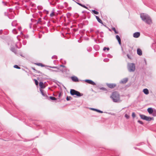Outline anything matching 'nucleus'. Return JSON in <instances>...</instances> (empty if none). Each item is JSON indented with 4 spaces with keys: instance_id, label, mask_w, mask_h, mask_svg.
Masks as SVG:
<instances>
[{
    "instance_id": "obj_1",
    "label": "nucleus",
    "mask_w": 156,
    "mask_h": 156,
    "mask_svg": "<svg viewBox=\"0 0 156 156\" xmlns=\"http://www.w3.org/2000/svg\"><path fill=\"white\" fill-rule=\"evenodd\" d=\"M110 97L114 102H120L121 101L120 100V95L117 92L115 91L113 92Z\"/></svg>"
},
{
    "instance_id": "obj_2",
    "label": "nucleus",
    "mask_w": 156,
    "mask_h": 156,
    "mask_svg": "<svg viewBox=\"0 0 156 156\" xmlns=\"http://www.w3.org/2000/svg\"><path fill=\"white\" fill-rule=\"evenodd\" d=\"M140 17L142 20L147 24H150L152 23L151 20L148 15L145 13H142L140 14Z\"/></svg>"
},
{
    "instance_id": "obj_3",
    "label": "nucleus",
    "mask_w": 156,
    "mask_h": 156,
    "mask_svg": "<svg viewBox=\"0 0 156 156\" xmlns=\"http://www.w3.org/2000/svg\"><path fill=\"white\" fill-rule=\"evenodd\" d=\"M70 94L74 96V97H80L83 95V94L75 90L71 89L70 90Z\"/></svg>"
},
{
    "instance_id": "obj_4",
    "label": "nucleus",
    "mask_w": 156,
    "mask_h": 156,
    "mask_svg": "<svg viewBox=\"0 0 156 156\" xmlns=\"http://www.w3.org/2000/svg\"><path fill=\"white\" fill-rule=\"evenodd\" d=\"M128 69L130 72H133L135 70V64L133 63H128Z\"/></svg>"
},
{
    "instance_id": "obj_5",
    "label": "nucleus",
    "mask_w": 156,
    "mask_h": 156,
    "mask_svg": "<svg viewBox=\"0 0 156 156\" xmlns=\"http://www.w3.org/2000/svg\"><path fill=\"white\" fill-rule=\"evenodd\" d=\"M106 85L108 87L110 88H113L116 86V84L115 83H106Z\"/></svg>"
},
{
    "instance_id": "obj_6",
    "label": "nucleus",
    "mask_w": 156,
    "mask_h": 156,
    "mask_svg": "<svg viewBox=\"0 0 156 156\" xmlns=\"http://www.w3.org/2000/svg\"><path fill=\"white\" fill-rule=\"evenodd\" d=\"M50 5H55L57 1V0H48Z\"/></svg>"
},
{
    "instance_id": "obj_7",
    "label": "nucleus",
    "mask_w": 156,
    "mask_h": 156,
    "mask_svg": "<svg viewBox=\"0 0 156 156\" xmlns=\"http://www.w3.org/2000/svg\"><path fill=\"white\" fill-rule=\"evenodd\" d=\"M84 81L87 83L91 84L92 85H96L95 83L93 82V81L90 80H84Z\"/></svg>"
},
{
    "instance_id": "obj_8",
    "label": "nucleus",
    "mask_w": 156,
    "mask_h": 156,
    "mask_svg": "<svg viewBox=\"0 0 156 156\" xmlns=\"http://www.w3.org/2000/svg\"><path fill=\"white\" fill-rule=\"evenodd\" d=\"M128 78H124L120 81V83L123 84L126 83L128 81Z\"/></svg>"
},
{
    "instance_id": "obj_9",
    "label": "nucleus",
    "mask_w": 156,
    "mask_h": 156,
    "mask_svg": "<svg viewBox=\"0 0 156 156\" xmlns=\"http://www.w3.org/2000/svg\"><path fill=\"white\" fill-rule=\"evenodd\" d=\"M71 79L73 81L75 82H77L79 81V79L76 76H73L71 77Z\"/></svg>"
},
{
    "instance_id": "obj_10",
    "label": "nucleus",
    "mask_w": 156,
    "mask_h": 156,
    "mask_svg": "<svg viewBox=\"0 0 156 156\" xmlns=\"http://www.w3.org/2000/svg\"><path fill=\"white\" fill-rule=\"evenodd\" d=\"M140 35V32H136L134 33L133 34V37H134L135 38H138V37Z\"/></svg>"
},
{
    "instance_id": "obj_11",
    "label": "nucleus",
    "mask_w": 156,
    "mask_h": 156,
    "mask_svg": "<svg viewBox=\"0 0 156 156\" xmlns=\"http://www.w3.org/2000/svg\"><path fill=\"white\" fill-rule=\"evenodd\" d=\"M137 54L139 55H142V53L141 50L140 48H138L137 50Z\"/></svg>"
},
{
    "instance_id": "obj_12",
    "label": "nucleus",
    "mask_w": 156,
    "mask_h": 156,
    "mask_svg": "<svg viewBox=\"0 0 156 156\" xmlns=\"http://www.w3.org/2000/svg\"><path fill=\"white\" fill-rule=\"evenodd\" d=\"M116 38L117 40L119 43L120 45L121 44V40L119 36L118 35H116Z\"/></svg>"
},
{
    "instance_id": "obj_13",
    "label": "nucleus",
    "mask_w": 156,
    "mask_h": 156,
    "mask_svg": "<svg viewBox=\"0 0 156 156\" xmlns=\"http://www.w3.org/2000/svg\"><path fill=\"white\" fill-rule=\"evenodd\" d=\"M154 110L151 108H148L147 109V111L150 114H151L153 112Z\"/></svg>"
},
{
    "instance_id": "obj_14",
    "label": "nucleus",
    "mask_w": 156,
    "mask_h": 156,
    "mask_svg": "<svg viewBox=\"0 0 156 156\" xmlns=\"http://www.w3.org/2000/svg\"><path fill=\"white\" fill-rule=\"evenodd\" d=\"M39 86L41 88L44 89L45 87V86L43 84V83L42 82H40L39 83Z\"/></svg>"
},
{
    "instance_id": "obj_15",
    "label": "nucleus",
    "mask_w": 156,
    "mask_h": 156,
    "mask_svg": "<svg viewBox=\"0 0 156 156\" xmlns=\"http://www.w3.org/2000/svg\"><path fill=\"white\" fill-rule=\"evenodd\" d=\"M143 91L145 94H149V91L147 89H144L143 90Z\"/></svg>"
},
{
    "instance_id": "obj_16",
    "label": "nucleus",
    "mask_w": 156,
    "mask_h": 156,
    "mask_svg": "<svg viewBox=\"0 0 156 156\" xmlns=\"http://www.w3.org/2000/svg\"><path fill=\"white\" fill-rule=\"evenodd\" d=\"M17 24L16 21H14L12 23V26L13 27L16 26Z\"/></svg>"
},
{
    "instance_id": "obj_17",
    "label": "nucleus",
    "mask_w": 156,
    "mask_h": 156,
    "mask_svg": "<svg viewBox=\"0 0 156 156\" xmlns=\"http://www.w3.org/2000/svg\"><path fill=\"white\" fill-rule=\"evenodd\" d=\"M96 18L97 20L98 21V22L103 24V22L99 18V17L98 16H96Z\"/></svg>"
},
{
    "instance_id": "obj_18",
    "label": "nucleus",
    "mask_w": 156,
    "mask_h": 156,
    "mask_svg": "<svg viewBox=\"0 0 156 156\" xmlns=\"http://www.w3.org/2000/svg\"><path fill=\"white\" fill-rule=\"evenodd\" d=\"M22 38L23 39H28L29 38V36L27 35H25L24 34H23V36L22 37Z\"/></svg>"
},
{
    "instance_id": "obj_19",
    "label": "nucleus",
    "mask_w": 156,
    "mask_h": 156,
    "mask_svg": "<svg viewBox=\"0 0 156 156\" xmlns=\"http://www.w3.org/2000/svg\"><path fill=\"white\" fill-rule=\"evenodd\" d=\"M152 119V118L150 117H147L146 116L145 120L147 121H150Z\"/></svg>"
},
{
    "instance_id": "obj_20",
    "label": "nucleus",
    "mask_w": 156,
    "mask_h": 156,
    "mask_svg": "<svg viewBox=\"0 0 156 156\" xmlns=\"http://www.w3.org/2000/svg\"><path fill=\"white\" fill-rule=\"evenodd\" d=\"M140 116L141 119L144 120H145L146 117V116L143 115H140Z\"/></svg>"
},
{
    "instance_id": "obj_21",
    "label": "nucleus",
    "mask_w": 156,
    "mask_h": 156,
    "mask_svg": "<svg viewBox=\"0 0 156 156\" xmlns=\"http://www.w3.org/2000/svg\"><path fill=\"white\" fill-rule=\"evenodd\" d=\"M92 12H93L94 14H96V15H98L99 14V12L97 11H95L94 10H92Z\"/></svg>"
},
{
    "instance_id": "obj_22",
    "label": "nucleus",
    "mask_w": 156,
    "mask_h": 156,
    "mask_svg": "<svg viewBox=\"0 0 156 156\" xmlns=\"http://www.w3.org/2000/svg\"><path fill=\"white\" fill-rule=\"evenodd\" d=\"M11 51H12L13 52H14L15 53H16V51L15 50V49L14 47H12L11 48Z\"/></svg>"
},
{
    "instance_id": "obj_23",
    "label": "nucleus",
    "mask_w": 156,
    "mask_h": 156,
    "mask_svg": "<svg viewBox=\"0 0 156 156\" xmlns=\"http://www.w3.org/2000/svg\"><path fill=\"white\" fill-rule=\"evenodd\" d=\"M152 115L154 116H156V110H154L153 111V112L152 113Z\"/></svg>"
},
{
    "instance_id": "obj_24",
    "label": "nucleus",
    "mask_w": 156,
    "mask_h": 156,
    "mask_svg": "<svg viewBox=\"0 0 156 156\" xmlns=\"http://www.w3.org/2000/svg\"><path fill=\"white\" fill-rule=\"evenodd\" d=\"M77 3L79 5H80L82 7H83L85 8H87V7H86V6H85V5H82V4H81L80 3H77Z\"/></svg>"
},
{
    "instance_id": "obj_25",
    "label": "nucleus",
    "mask_w": 156,
    "mask_h": 156,
    "mask_svg": "<svg viewBox=\"0 0 156 156\" xmlns=\"http://www.w3.org/2000/svg\"><path fill=\"white\" fill-rule=\"evenodd\" d=\"M40 91L41 92V94L43 96H45V94H44L43 92V90L41 89H40Z\"/></svg>"
},
{
    "instance_id": "obj_26",
    "label": "nucleus",
    "mask_w": 156,
    "mask_h": 156,
    "mask_svg": "<svg viewBox=\"0 0 156 156\" xmlns=\"http://www.w3.org/2000/svg\"><path fill=\"white\" fill-rule=\"evenodd\" d=\"M112 30L114 31V32H115V34H118V31H117L116 30V29H115V27H113L112 28Z\"/></svg>"
},
{
    "instance_id": "obj_27",
    "label": "nucleus",
    "mask_w": 156,
    "mask_h": 156,
    "mask_svg": "<svg viewBox=\"0 0 156 156\" xmlns=\"http://www.w3.org/2000/svg\"><path fill=\"white\" fill-rule=\"evenodd\" d=\"M36 64L38 66H41L42 67L44 66V65H43L42 63H36Z\"/></svg>"
},
{
    "instance_id": "obj_28",
    "label": "nucleus",
    "mask_w": 156,
    "mask_h": 156,
    "mask_svg": "<svg viewBox=\"0 0 156 156\" xmlns=\"http://www.w3.org/2000/svg\"><path fill=\"white\" fill-rule=\"evenodd\" d=\"M12 32L14 34H17L16 30L15 29H14L12 30Z\"/></svg>"
},
{
    "instance_id": "obj_29",
    "label": "nucleus",
    "mask_w": 156,
    "mask_h": 156,
    "mask_svg": "<svg viewBox=\"0 0 156 156\" xmlns=\"http://www.w3.org/2000/svg\"><path fill=\"white\" fill-rule=\"evenodd\" d=\"M50 98L51 100H56V98H55L54 97H53L50 96Z\"/></svg>"
},
{
    "instance_id": "obj_30",
    "label": "nucleus",
    "mask_w": 156,
    "mask_h": 156,
    "mask_svg": "<svg viewBox=\"0 0 156 156\" xmlns=\"http://www.w3.org/2000/svg\"><path fill=\"white\" fill-rule=\"evenodd\" d=\"M66 15H67V17L68 18H69V17H70V16H71V13H69V12H68L66 14Z\"/></svg>"
},
{
    "instance_id": "obj_31",
    "label": "nucleus",
    "mask_w": 156,
    "mask_h": 156,
    "mask_svg": "<svg viewBox=\"0 0 156 156\" xmlns=\"http://www.w3.org/2000/svg\"><path fill=\"white\" fill-rule=\"evenodd\" d=\"M14 67L15 68H16V69H20V67H19L18 66H17V65H15L14 66Z\"/></svg>"
},
{
    "instance_id": "obj_32",
    "label": "nucleus",
    "mask_w": 156,
    "mask_h": 156,
    "mask_svg": "<svg viewBox=\"0 0 156 156\" xmlns=\"http://www.w3.org/2000/svg\"><path fill=\"white\" fill-rule=\"evenodd\" d=\"M34 80L35 81V84L36 85H38V82L37 81V80L35 79H34Z\"/></svg>"
},
{
    "instance_id": "obj_33",
    "label": "nucleus",
    "mask_w": 156,
    "mask_h": 156,
    "mask_svg": "<svg viewBox=\"0 0 156 156\" xmlns=\"http://www.w3.org/2000/svg\"><path fill=\"white\" fill-rule=\"evenodd\" d=\"M27 43V41L25 40H23V44L24 45H25Z\"/></svg>"
},
{
    "instance_id": "obj_34",
    "label": "nucleus",
    "mask_w": 156,
    "mask_h": 156,
    "mask_svg": "<svg viewBox=\"0 0 156 156\" xmlns=\"http://www.w3.org/2000/svg\"><path fill=\"white\" fill-rule=\"evenodd\" d=\"M72 99V98L71 97L67 96L66 98V100L67 101H69Z\"/></svg>"
},
{
    "instance_id": "obj_35",
    "label": "nucleus",
    "mask_w": 156,
    "mask_h": 156,
    "mask_svg": "<svg viewBox=\"0 0 156 156\" xmlns=\"http://www.w3.org/2000/svg\"><path fill=\"white\" fill-rule=\"evenodd\" d=\"M54 11H53L52 12H51V14H50V16L51 17H52L54 15Z\"/></svg>"
},
{
    "instance_id": "obj_36",
    "label": "nucleus",
    "mask_w": 156,
    "mask_h": 156,
    "mask_svg": "<svg viewBox=\"0 0 156 156\" xmlns=\"http://www.w3.org/2000/svg\"><path fill=\"white\" fill-rule=\"evenodd\" d=\"M106 50H107L108 51L109 50V48H106L105 47L103 48V50L105 51Z\"/></svg>"
},
{
    "instance_id": "obj_37",
    "label": "nucleus",
    "mask_w": 156,
    "mask_h": 156,
    "mask_svg": "<svg viewBox=\"0 0 156 156\" xmlns=\"http://www.w3.org/2000/svg\"><path fill=\"white\" fill-rule=\"evenodd\" d=\"M109 61V59L108 58H105L104 60V61L105 62H108Z\"/></svg>"
},
{
    "instance_id": "obj_38",
    "label": "nucleus",
    "mask_w": 156,
    "mask_h": 156,
    "mask_svg": "<svg viewBox=\"0 0 156 156\" xmlns=\"http://www.w3.org/2000/svg\"><path fill=\"white\" fill-rule=\"evenodd\" d=\"M49 67L51 68H56L58 69V68L56 66H49Z\"/></svg>"
},
{
    "instance_id": "obj_39",
    "label": "nucleus",
    "mask_w": 156,
    "mask_h": 156,
    "mask_svg": "<svg viewBox=\"0 0 156 156\" xmlns=\"http://www.w3.org/2000/svg\"><path fill=\"white\" fill-rule=\"evenodd\" d=\"M96 112H99V113H103V112L102 111H101L100 110L98 109H97Z\"/></svg>"
},
{
    "instance_id": "obj_40",
    "label": "nucleus",
    "mask_w": 156,
    "mask_h": 156,
    "mask_svg": "<svg viewBox=\"0 0 156 156\" xmlns=\"http://www.w3.org/2000/svg\"><path fill=\"white\" fill-rule=\"evenodd\" d=\"M136 115L134 112L132 113V116L133 118H134L135 117Z\"/></svg>"
},
{
    "instance_id": "obj_41",
    "label": "nucleus",
    "mask_w": 156,
    "mask_h": 156,
    "mask_svg": "<svg viewBox=\"0 0 156 156\" xmlns=\"http://www.w3.org/2000/svg\"><path fill=\"white\" fill-rule=\"evenodd\" d=\"M125 117L127 119H128L129 118V116L127 115V114H126L125 115Z\"/></svg>"
},
{
    "instance_id": "obj_42",
    "label": "nucleus",
    "mask_w": 156,
    "mask_h": 156,
    "mask_svg": "<svg viewBox=\"0 0 156 156\" xmlns=\"http://www.w3.org/2000/svg\"><path fill=\"white\" fill-rule=\"evenodd\" d=\"M51 58L52 59H57V56L56 55H54Z\"/></svg>"
},
{
    "instance_id": "obj_43",
    "label": "nucleus",
    "mask_w": 156,
    "mask_h": 156,
    "mask_svg": "<svg viewBox=\"0 0 156 156\" xmlns=\"http://www.w3.org/2000/svg\"><path fill=\"white\" fill-rule=\"evenodd\" d=\"M41 18H39L38 20V21L37 23H39L41 22Z\"/></svg>"
},
{
    "instance_id": "obj_44",
    "label": "nucleus",
    "mask_w": 156,
    "mask_h": 156,
    "mask_svg": "<svg viewBox=\"0 0 156 156\" xmlns=\"http://www.w3.org/2000/svg\"><path fill=\"white\" fill-rule=\"evenodd\" d=\"M92 48H89L87 49V50L88 51H91Z\"/></svg>"
},
{
    "instance_id": "obj_45",
    "label": "nucleus",
    "mask_w": 156,
    "mask_h": 156,
    "mask_svg": "<svg viewBox=\"0 0 156 156\" xmlns=\"http://www.w3.org/2000/svg\"><path fill=\"white\" fill-rule=\"evenodd\" d=\"M138 123H139L140 124H143V122L141 121H140V120H138Z\"/></svg>"
},
{
    "instance_id": "obj_46",
    "label": "nucleus",
    "mask_w": 156,
    "mask_h": 156,
    "mask_svg": "<svg viewBox=\"0 0 156 156\" xmlns=\"http://www.w3.org/2000/svg\"><path fill=\"white\" fill-rule=\"evenodd\" d=\"M100 89L101 90H106V89L104 87H102V88H101Z\"/></svg>"
},
{
    "instance_id": "obj_47",
    "label": "nucleus",
    "mask_w": 156,
    "mask_h": 156,
    "mask_svg": "<svg viewBox=\"0 0 156 156\" xmlns=\"http://www.w3.org/2000/svg\"><path fill=\"white\" fill-rule=\"evenodd\" d=\"M90 109L93 110L95 111H96L97 110V109H95V108H90Z\"/></svg>"
},
{
    "instance_id": "obj_48",
    "label": "nucleus",
    "mask_w": 156,
    "mask_h": 156,
    "mask_svg": "<svg viewBox=\"0 0 156 156\" xmlns=\"http://www.w3.org/2000/svg\"><path fill=\"white\" fill-rule=\"evenodd\" d=\"M60 67H63L65 68V69H66V67L63 65H60Z\"/></svg>"
},
{
    "instance_id": "obj_49",
    "label": "nucleus",
    "mask_w": 156,
    "mask_h": 156,
    "mask_svg": "<svg viewBox=\"0 0 156 156\" xmlns=\"http://www.w3.org/2000/svg\"><path fill=\"white\" fill-rule=\"evenodd\" d=\"M35 73H41V72L40 71H38V70H36V72H34Z\"/></svg>"
},
{
    "instance_id": "obj_50",
    "label": "nucleus",
    "mask_w": 156,
    "mask_h": 156,
    "mask_svg": "<svg viewBox=\"0 0 156 156\" xmlns=\"http://www.w3.org/2000/svg\"><path fill=\"white\" fill-rule=\"evenodd\" d=\"M96 47L97 48V50L98 49V48H99V47L98 45H96L94 46V48H95Z\"/></svg>"
},
{
    "instance_id": "obj_51",
    "label": "nucleus",
    "mask_w": 156,
    "mask_h": 156,
    "mask_svg": "<svg viewBox=\"0 0 156 156\" xmlns=\"http://www.w3.org/2000/svg\"><path fill=\"white\" fill-rule=\"evenodd\" d=\"M2 3L4 4V5H6V2H2Z\"/></svg>"
},
{
    "instance_id": "obj_52",
    "label": "nucleus",
    "mask_w": 156,
    "mask_h": 156,
    "mask_svg": "<svg viewBox=\"0 0 156 156\" xmlns=\"http://www.w3.org/2000/svg\"><path fill=\"white\" fill-rule=\"evenodd\" d=\"M127 56L128 58H129L130 59H131V58H130V56H129L128 54H127Z\"/></svg>"
},
{
    "instance_id": "obj_53",
    "label": "nucleus",
    "mask_w": 156,
    "mask_h": 156,
    "mask_svg": "<svg viewBox=\"0 0 156 156\" xmlns=\"http://www.w3.org/2000/svg\"><path fill=\"white\" fill-rule=\"evenodd\" d=\"M93 31H94V30L92 29H90V32H93Z\"/></svg>"
},
{
    "instance_id": "obj_54",
    "label": "nucleus",
    "mask_w": 156,
    "mask_h": 156,
    "mask_svg": "<svg viewBox=\"0 0 156 156\" xmlns=\"http://www.w3.org/2000/svg\"><path fill=\"white\" fill-rule=\"evenodd\" d=\"M32 69L35 71V72H36V70H37L35 69V68L34 67H32Z\"/></svg>"
},
{
    "instance_id": "obj_55",
    "label": "nucleus",
    "mask_w": 156,
    "mask_h": 156,
    "mask_svg": "<svg viewBox=\"0 0 156 156\" xmlns=\"http://www.w3.org/2000/svg\"><path fill=\"white\" fill-rule=\"evenodd\" d=\"M18 30L19 31H20L21 30V27H19L18 28Z\"/></svg>"
},
{
    "instance_id": "obj_56",
    "label": "nucleus",
    "mask_w": 156,
    "mask_h": 156,
    "mask_svg": "<svg viewBox=\"0 0 156 156\" xmlns=\"http://www.w3.org/2000/svg\"><path fill=\"white\" fill-rule=\"evenodd\" d=\"M2 30H0V34H2Z\"/></svg>"
},
{
    "instance_id": "obj_57",
    "label": "nucleus",
    "mask_w": 156,
    "mask_h": 156,
    "mask_svg": "<svg viewBox=\"0 0 156 156\" xmlns=\"http://www.w3.org/2000/svg\"><path fill=\"white\" fill-rule=\"evenodd\" d=\"M122 52L123 54H124L125 53V52L123 51V49L122 48Z\"/></svg>"
},
{
    "instance_id": "obj_58",
    "label": "nucleus",
    "mask_w": 156,
    "mask_h": 156,
    "mask_svg": "<svg viewBox=\"0 0 156 156\" xmlns=\"http://www.w3.org/2000/svg\"><path fill=\"white\" fill-rule=\"evenodd\" d=\"M20 34H22V37L23 36V33H22V31H21V32H20Z\"/></svg>"
},
{
    "instance_id": "obj_59",
    "label": "nucleus",
    "mask_w": 156,
    "mask_h": 156,
    "mask_svg": "<svg viewBox=\"0 0 156 156\" xmlns=\"http://www.w3.org/2000/svg\"><path fill=\"white\" fill-rule=\"evenodd\" d=\"M71 9V7H69V8H68V9L69 10H70Z\"/></svg>"
},
{
    "instance_id": "obj_60",
    "label": "nucleus",
    "mask_w": 156,
    "mask_h": 156,
    "mask_svg": "<svg viewBox=\"0 0 156 156\" xmlns=\"http://www.w3.org/2000/svg\"><path fill=\"white\" fill-rule=\"evenodd\" d=\"M60 95H61V94L60 93V94H59L58 96L59 97L60 96Z\"/></svg>"
},
{
    "instance_id": "obj_61",
    "label": "nucleus",
    "mask_w": 156,
    "mask_h": 156,
    "mask_svg": "<svg viewBox=\"0 0 156 156\" xmlns=\"http://www.w3.org/2000/svg\"><path fill=\"white\" fill-rule=\"evenodd\" d=\"M99 32L98 31H97L96 32V33H98Z\"/></svg>"
},
{
    "instance_id": "obj_62",
    "label": "nucleus",
    "mask_w": 156,
    "mask_h": 156,
    "mask_svg": "<svg viewBox=\"0 0 156 156\" xmlns=\"http://www.w3.org/2000/svg\"><path fill=\"white\" fill-rule=\"evenodd\" d=\"M110 55L109 56V57H110L111 58L112 56L111 55Z\"/></svg>"
},
{
    "instance_id": "obj_63",
    "label": "nucleus",
    "mask_w": 156,
    "mask_h": 156,
    "mask_svg": "<svg viewBox=\"0 0 156 156\" xmlns=\"http://www.w3.org/2000/svg\"><path fill=\"white\" fill-rule=\"evenodd\" d=\"M110 55L109 56V57H110L111 58L112 56L111 55Z\"/></svg>"
}]
</instances>
